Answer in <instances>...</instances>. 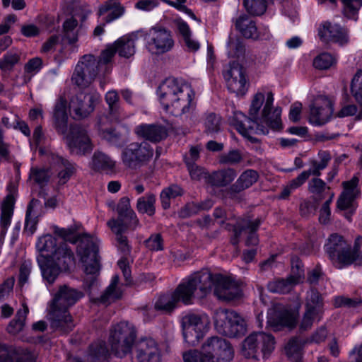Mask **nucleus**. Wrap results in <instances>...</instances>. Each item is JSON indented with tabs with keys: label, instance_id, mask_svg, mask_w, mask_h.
<instances>
[{
	"label": "nucleus",
	"instance_id": "9",
	"mask_svg": "<svg viewBox=\"0 0 362 362\" xmlns=\"http://www.w3.org/2000/svg\"><path fill=\"white\" fill-rule=\"evenodd\" d=\"M214 318L216 331L223 335L236 337L244 334L246 331L244 319L233 310H216Z\"/></svg>",
	"mask_w": 362,
	"mask_h": 362
},
{
	"label": "nucleus",
	"instance_id": "59",
	"mask_svg": "<svg viewBox=\"0 0 362 362\" xmlns=\"http://www.w3.org/2000/svg\"><path fill=\"white\" fill-rule=\"evenodd\" d=\"M228 54L231 57H240L245 52V47L240 39L235 36H229L227 44Z\"/></svg>",
	"mask_w": 362,
	"mask_h": 362
},
{
	"label": "nucleus",
	"instance_id": "33",
	"mask_svg": "<svg viewBox=\"0 0 362 362\" xmlns=\"http://www.w3.org/2000/svg\"><path fill=\"white\" fill-rule=\"evenodd\" d=\"M235 28L245 38H252L254 40L262 39L260 31L258 30L256 23L252 21L247 15L240 16L235 21Z\"/></svg>",
	"mask_w": 362,
	"mask_h": 362
},
{
	"label": "nucleus",
	"instance_id": "8",
	"mask_svg": "<svg viewBox=\"0 0 362 362\" xmlns=\"http://www.w3.org/2000/svg\"><path fill=\"white\" fill-rule=\"evenodd\" d=\"M136 337L135 328L127 322H120L110 329L108 342L112 352L122 358L131 352Z\"/></svg>",
	"mask_w": 362,
	"mask_h": 362
},
{
	"label": "nucleus",
	"instance_id": "5",
	"mask_svg": "<svg viewBox=\"0 0 362 362\" xmlns=\"http://www.w3.org/2000/svg\"><path fill=\"white\" fill-rule=\"evenodd\" d=\"M233 349L225 339L211 337L202 344L201 351L191 350L183 354L185 362H230Z\"/></svg>",
	"mask_w": 362,
	"mask_h": 362
},
{
	"label": "nucleus",
	"instance_id": "37",
	"mask_svg": "<svg viewBox=\"0 0 362 362\" xmlns=\"http://www.w3.org/2000/svg\"><path fill=\"white\" fill-rule=\"evenodd\" d=\"M300 277V276L297 277L288 276L286 279H274L268 283L267 288L272 293L283 294L289 293L296 285L298 284V279Z\"/></svg>",
	"mask_w": 362,
	"mask_h": 362
},
{
	"label": "nucleus",
	"instance_id": "46",
	"mask_svg": "<svg viewBox=\"0 0 362 362\" xmlns=\"http://www.w3.org/2000/svg\"><path fill=\"white\" fill-rule=\"evenodd\" d=\"M320 161L313 160L310 161L311 167L308 170H304L302 173L306 174V179L308 180L310 175L320 176V171L324 170L328 165L331 159L329 153L327 151H322L319 153Z\"/></svg>",
	"mask_w": 362,
	"mask_h": 362
},
{
	"label": "nucleus",
	"instance_id": "54",
	"mask_svg": "<svg viewBox=\"0 0 362 362\" xmlns=\"http://www.w3.org/2000/svg\"><path fill=\"white\" fill-rule=\"evenodd\" d=\"M77 26L78 21L74 17L67 18L63 23L64 37L70 44H74L78 40Z\"/></svg>",
	"mask_w": 362,
	"mask_h": 362
},
{
	"label": "nucleus",
	"instance_id": "21",
	"mask_svg": "<svg viewBox=\"0 0 362 362\" xmlns=\"http://www.w3.org/2000/svg\"><path fill=\"white\" fill-rule=\"evenodd\" d=\"M83 296V292L66 285L59 287L50 308L69 310L78 300Z\"/></svg>",
	"mask_w": 362,
	"mask_h": 362
},
{
	"label": "nucleus",
	"instance_id": "16",
	"mask_svg": "<svg viewBox=\"0 0 362 362\" xmlns=\"http://www.w3.org/2000/svg\"><path fill=\"white\" fill-rule=\"evenodd\" d=\"M64 135L66 143L72 153L82 155L90 152L93 148L88 132L82 126L72 124L69 127V132Z\"/></svg>",
	"mask_w": 362,
	"mask_h": 362
},
{
	"label": "nucleus",
	"instance_id": "31",
	"mask_svg": "<svg viewBox=\"0 0 362 362\" xmlns=\"http://www.w3.org/2000/svg\"><path fill=\"white\" fill-rule=\"evenodd\" d=\"M134 132L138 136L153 142H158L167 136L166 129L161 125L141 124L135 128Z\"/></svg>",
	"mask_w": 362,
	"mask_h": 362
},
{
	"label": "nucleus",
	"instance_id": "55",
	"mask_svg": "<svg viewBox=\"0 0 362 362\" xmlns=\"http://www.w3.org/2000/svg\"><path fill=\"white\" fill-rule=\"evenodd\" d=\"M51 175L52 173L48 168L36 167L30 169L29 178L33 180L35 183L42 187L48 183Z\"/></svg>",
	"mask_w": 362,
	"mask_h": 362
},
{
	"label": "nucleus",
	"instance_id": "12",
	"mask_svg": "<svg viewBox=\"0 0 362 362\" xmlns=\"http://www.w3.org/2000/svg\"><path fill=\"white\" fill-rule=\"evenodd\" d=\"M146 48L153 55H161L173 49L175 45L170 30L163 27H153L145 36Z\"/></svg>",
	"mask_w": 362,
	"mask_h": 362
},
{
	"label": "nucleus",
	"instance_id": "2",
	"mask_svg": "<svg viewBox=\"0 0 362 362\" xmlns=\"http://www.w3.org/2000/svg\"><path fill=\"white\" fill-rule=\"evenodd\" d=\"M56 239L51 235L39 238L37 248L41 252L37 262L43 278L52 284L62 271H66L74 262V255L68 245L63 243L56 247Z\"/></svg>",
	"mask_w": 362,
	"mask_h": 362
},
{
	"label": "nucleus",
	"instance_id": "43",
	"mask_svg": "<svg viewBox=\"0 0 362 362\" xmlns=\"http://www.w3.org/2000/svg\"><path fill=\"white\" fill-rule=\"evenodd\" d=\"M263 340L261 335L250 334L243 342L241 352L247 358H257L258 352L257 343Z\"/></svg>",
	"mask_w": 362,
	"mask_h": 362
},
{
	"label": "nucleus",
	"instance_id": "24",
	"mask_svg": "<svg viewBox=\"0 0 362 362\" xmlns=\"http://www.w3.org/2000/svg\"><path fill=\"white\" fill-rule=\"evenodd\" d=\"M318 35L323 42H333L344 45L349 41L346 32L339 25L325 22L319 28Z\"/></svg>",
	"mask_w": 362,
	"mask_h": 362
},
{
	"label": "nucleus",
	"instance_id": "58",
	"mask_svg": "<svg viewBox=\"0 0 362 362\" xmlns=\"http://www.w3.org/2000/svg\"><path fill=\"white\" fill-rule=\"evenodd\" d=\"M19 61L20 54L18 52L11 50L0 59V69L4 72L11 71Z\"/></svg>",
	"mask_w": 362,
	"mask_h": 362
},
{
	"label": "nucleus",
	"instance_id": "18",
	"mask_svg": "<svg viewBox=\"0 0 362 362\" xmlns=\"http://www.w3.org/2000/svg\"><path fill=\"white\" fill-rule=\"evenodd\" d=\"M100 100V95L96 91L81 92L71 99L69 108L73 112L74 118L83 119L93 112Z\"/></svg>",
	"mask_w": 362,
	"mask_h": 362
},
{
	"label": "nucleus",
	"instance_id": "15",
	"mask_svg": "<svg viewBox=\"0 0 362 362\" xmlns=\"http://www.w3.org/2000/svg\"><path fill=\"white\" fill-rule=\"evenodd\" d=\"M210 284V291L214 287V295L221 300L230 301L239 298L242 295L237 283L222 274L211 273Z\"/></svg>",
	"mask_w": 362,
	"mask_h": 362
},
{
	"label": "nucleus",
	"instance_id": "27",
	"mask_svg": "<svg viewBox=\"0 0 362 362\" xmlns=\"http://www.w3.org/2000/svg\"><path fill=\"white\" fill-rule=\"evenodd\" d=\"M6 350L0 362H37L35 353L26 349L6 345Z\"/></svg>",
	"mask_w": 362,
	"mask_h": 362
},
{
	"label": "nucleus",
	"instance_id": "36",
	"mask_svg": "<svg viewBox=\"0 0 362 362\" xmlns=\"http://www.w3.org/2000/svg\"><path fill=\"white\" fill-rule=\"evenodd\" d=\"M40 206V202L37 199H32L28 206L24 232L29 235H32L36 230L39 216V212L37 209Z\"/></svg>",
	"mask_w": 362,
	"mask_h": 362
},
{
	"label": "nucleus",
	"instance_id": "19",
	"mask_svg": "<svg viewBox=\"0 0 362 362\" xmlns=\"http://www.w3.org/2000/svg\"><path fill=\"white\" fill-rule=\"evenodd\" d=\"M260 220L255 219L254 221L246 218L238 222L234 226V235L231 238V243L236 246L239 243V238L242 235L246 237L245 245H257L259 243V238L257 235V230L260 225Z\"/></svg>",
	"mask_w": 362,
	"mask_h": 362
},
{
	"label": "nucleus",
	"instance_id": "6",
	"mask_svg": "<svg viewBox=\"0 0 362 362\" xmlns=\"http://www.w3.org/2000/svg\"><path fill=\"white\" fill-rule=\"evenodd\" d=\"M326 250L334 263L349 265L354 261L362 264V238L356 239L353 251L349 244L338 234H332L325 245Z\"/></svg>",
	"mask_w": 362,
	"mask_h": 362
},
{
	"label": "nucleus",
	"instance_id": "11",
	"mask_svg": "<svg viewBox=\"0 0 362 362\" xmlns=\"http://www.w3.org/2000/svg\"><path fill=\"white\" fill-rule=\"evenodd\" d=\"M153 156V148L146 141L132 142L122 151V160L124 166L136 170L146 165Z\"/></svg>",
	"mask_w": 362,
	"mask_h": 362
},
{
	"label": "nucleus",
	"instance_id": "56",
	"mask_svg": "<svg viewBox=\"0 0 362 362\" xmlns=\"http://www.w3.org/2000/svg\"><path fill=\"white\" fill-rule=\"evenodd\" d=\"M269 0H244L243 4L247 11L253 16H260L267 9Z\"/></svg>",
	"mask_w": 362,
	"mask_h": 362
},
{
	"label": "nucleus",
	"instance_id": "3",
	"mask_svg": "<svg viewBox=\"0 0 362 362\" xmlns=\"http://www.w3.org/2000/svg\"><path fill=\"white\" fill-rule=\"evenodd\" d=\"M157 95L165 111L175 117H188L195 110V93L184 80L166 78L158 86Z\"/></svg>",
	"mask_w": 362,
	"mask_h": 362
},
{
	"label": "nucleus",
	"instance_id": "61",
	"mask_svg": "<svg viewBox=\"0 0 362 362\" xmlns=\"http://www.w3.org/2000/svg\"><path fill=\"white\" fill-rule=\"evenodd\" d=\"M276 320V325L292 328L296 325L297 315L294 312L286 309L279 313Z\"/></svg>",
	"mask_w": 362,
	"mask_h": 362
},
{
	"label": "nucleus",
	"instance_id": "48",
	"mask_svg": "<svg viewBox=\"0 0 362 362\" xmlns=\"http://www.w3.org/2000/svg\"><path fill=\"white\" fill-rule=\"evenodd\" d=\"M114 45L120 57L129 58L135 52L134 40L129 37L119 38L114 43Z\"/></svg>",
	"mask_w": 362,
	"mask_h": 362
},
{
	"label": "nucleus",
	"instance_id": "51",
	"mask_svg": "<svg viewBox=\"0 0 362 362\" xmlns=\"http://www.w3.org/2000/svg\"><path fill=\"white\" fill-rule=\"evenodd\" d=\"M253 335H261L262 337L263 340L259 341L257 345L258 352L260 351L264 357L269 355L274 351L275 340L272 334L260 332H254Z\"/></svg>",
	"mask_w": 362,
	"mask_h": 362
},
{
	"label": "nucleus",
	"instance_id": "7",
	"mask_svg": "<svg viewBox=\"0 0 362 362\" xmlns=\"http://www.w3.org/2000/svg\"><path fill=\"white\" fill-rule=\"evenodd\" d=\"M211 273L204 269L185 279L173 291L177 302L185 305L192 303L195 291L199 289V297L203 298L210 292Z\"/></svg>",
	"mask_w": 362,
	"mask_h": 362
},
{
	"label": "nucleus",
	"instance_id": "42",
	"mask_svg": "<svg viewBox=\"0 0 362 362\" xmlns=\"http://www.w3.org/2000/svg\"><path fill=\"white\" fill-rule=\"evenodd\" d=\"M156 195L148 192L137 199L136 209L141 214H146L151 216L156 212Z\"/></svg>",
	"mask_w": 362,
	"mask_h": 362
},
{
	"label": "nucleus",
	"instance_id": "4",
	"mask_svg": "<svg viewBox=\"0 0 362 362\" xmlns=\"http://www.w3.org/2000/svg\"><path fill=\"white\" fill-rule=\"evenodd\" d=\"M54 232L65 241H69L71 243H76L79 241L77 252L83 264L85 273L87 276L91 275L90 276H87L85 279L86 283H90L88 286L90 287L95 282L96 277L95 275L100 270L98 240L87 234L78 236L76 233V230L71 227L64 228L55 226Z\"/></svg>",
	"mask_w": 362,
	"mask_h": 362
},
{
	"label": "nucleus",
	"instance_id": "44",
	"mask_svg": "<svg viewBox=\"0 0 362 362\" xmlns=\"http://www.w3.org/2000/svg\"><path fill=\"white\" fill-rule=\"evenodd\" d=\"M28 312V307L23 303V308L17 311L15 318L8 324L7 327V331L8 333L11 334H17L23 330Z\"/></svg>",
	"mask_w": 362,
	"mask_h": 362
},
{
	"label": "nucleus",
	"instance_id": "38",
	"mask_svg": "<svg viewBox=\"0 0 362 362\" xmlns=\"http://www.w3.org/2000/svg\"><path fill=\"white\" fill-rule=\"evenodd\" d=\"M175 25L178 34L181 37L187 50L189 52L197 51L200 47V45L198 41L192 38V31L187 23L179 20L175 22Z\"/></svg>",
	"mask_w": 362,
	"mask_h": 362
},
{
	"label": "nucleus",
	"instance_id": "60",
	"mask_svg": "<svg viewBox=\"0 0 362 362\" xmlns=\"http://www.w3.org/2000/svg\"><path fill=\"white\" fill-rule=\"evenodd\" d=\"M286 353L291 360L298 362L301 359L302 345L297 339H291L285 347Z\"/></svg>",
	"mask_w": 362,
	"mask_h": 362
},
{
	"label": "nucleus",
	"instance_id": "10",
	"mask_svg": "<svg viewBox=\"0 0 362 362\" xmlns=\"http://www.w3.org/2000/svg\"><path fill=\"white\" fill-rule=\"evenodd\" d=\"M183 337L187 343L194 346L203 338L209 328V320L206 315L189 313L182 317Z\"/></svg>",
	"mask_w": 362,
	"mask_h": 362
},
{
	"label": "nucleus",
	"instance_id": "23",
	"mask_svg": "<svg viewBox=\"0 0 362 362\" xmlns=\"http://www.w3.org/2000/svg\"><path fill=\"white\" fill-rule=\"evenodd\" d=\"M259 179L258 173L252 169H247L243 171L235 182L230 185V186L226 189L225 193L226 197L230 199H235L237 195L252 186Z\"/></svg>",
	"mask_w": 362,
	"mask_h": 362
},
{
	"label": "nucleus",
	"instance_id": "39",
	"mask_svg": "<svg viewBox=\"0 0 362 362\" xmlns=\"http://www.w3.org/2000/svg\"><path fill=\"white\" fill-rule=\"evenodd\" d=\"M119 281V279L117 275H115L112 277L110 284L98 299L100 303L104 305H109L116 300L121 298L122 291L120 288L118 287Z\"/></svg>",
	"mask_w": 362,
	"mask_h": 362
},
{
	"label": "nucleus",
	"instance_id": "47",
	"mask_svg": "<svg viewBox=\"0 0 362 362\" xmlns=\"http://www.w3.org/2000/svg\"><path fill=\"white\" fill-rule=\"evenodd\" d=\"M320 161L313 160L310 161L311 167L308 170H304L302 173L306 174V179L308 180L310 175L320 176V171L324 170L328 165L331 159L329 153L327 151H322L319 153Z\"/></svg>",
	"mask_w": 362,
	"mask_h": 362
},
{
	"label": "nucleus",
	"instance_id": "52",
	"mask_svg": "<svg viewBox=\"0 0 362 362\" xmlns=\"http://www.w3.org/2000/svg\"><path fill=\"white\" fill-rule=\"evenodd\" d=\"M177 300L173 293L165 294L157 300L155 303V309L164 313L172 311L176 306Z\"/></svg>",
	"mask_w": 362,
	"mask_h": 362
},
{
	"label": "nucleus",
	"instance_id": "22",
	"mask_svg": "<svg viewBox=\"0 0 362 362\" xmlns=\"http://www.w3.org/2000/svg\"><path fill=\"white\" fill-rule=\"evenodd\" d=\"M49 315L50 327L60 334L69 333L75 327L69 310L50 308Z\"/></svg>",
	"mask_w": 362,
	"mask_h": 362
},
{
	"label": "nucleus",
	"instance_id": "63",
	"mask_svg": "<svg viewBox=\"0 0 362 362\" xmlns=\"http://www.w3.org/2000/svg\"><path fill=\"white\" fill-rule=\"evenodd\" d=\"M105 101L108 105L111 115L116 116L119 114V97L115 90H110L105 94Z\"/></svg>",
	"mask_w": 362,
	"mask_h": 362
},
{
	"label": "nucleus",
	"instance_id": "1",
	"mask_svg": "<svg viewBox=\"0 0 362 362\" xmlns=\"http://www.w3.org/2000/svg\"><path fill=\"white\" fill-rule=\"evenodd\" d=\"M274 94L266 87L261 88L252 97L249 110L250 117L235 111L228 121L244 137L251 140L252 134H267L269 129H282L280 107H273Z\"/></svg>",
	"mask_w": 362,
	"mask_h": 362
},
{
	"label": "nucleus",
	"instance_id": "20",
	"mask_svg": "<svg viewBox=\"0 0 362 362\" xmlns=\"http://www.w3.org/2000/svg\"><path fill=\"white\" fill-rule=\"evenodd\" d=\"M333 113L332 103L325 96H318L310 105V122L322 125L327 122Z\"/></svg>",
	"mask_w": 362,
	"mask_h": 362
},
{
	"label": "nucleus",
	"instance_id": "64",
	"mask_svg": "<svg viewBox=\"0 0 362 362\" xmlns=\"http://www.w3.org/2000/svg\"><path fill=\"white\" fill-rule=\"evenodd\" d=\"M334 63V57L327 52L319 54L313 60V66L321 70L330 68Z\"/></svg>",
	"mask_w": 362,
	"mask_h": 362
},
{
	"label": "nucleus",
	"instance_id": "14",
	"mask_svg": "<svg viewBox=\"0 0 362 362\" xmlns=\"http://www.w3.org/2000/svg\"><path fill=\"white\" fill-rule=\"evenodd\" d=\"M305 313L300 324L303 331L311 328L313 323L321 320L323 314V301L320 293L314 289L307 292Z\"/></svg>",
	"mask_w": 362,
	"mask_h": 362
},
{
	"label": "nucleus",
	"instance_id": "29",
	"mask_svg": "<svg viewBox=\"0 0 362 362\" xmlns=\"http://www.w3.org/2000/svg\"><path fill=\"white\" fill-rule=\"evenodd\" d=\"M54 125L60 134H65L67 130L68 113L66 98L60 95L57 100L53 111Z\"/></svg>",
	"mask_w": 362,
	"mask_h": 362
},
{
	"label": "nucleus",
	"instance_id": "28",
	"mask_svg": "<svg viewBox=\"0 0 362 362\" xmlns=\"http://www.w3.org/2000/svg\"><path fill=\"white\" fill-rule=\"evenodd\" d=\"M117 211L118 213L117 218H112V220H119L122 225L129 226L132 230H134L139 225V219L131 208L130 200L128 197H124L119 200L117 206Z\"/></svg>",
	"mask_w": 362,
	"mask_h": 362
},
{
	"label": "nucleus",
	"instance_id": "13",
	"mask_svg": "<svg viewBox=\"0 0 362 362\" xmlns=\"http://www.w3.org/2000/svg\"><path fill=\"white\" fill-rule=\"evenodd\" d=\"M100 67V62L93 55H84L77 64L71 80L81 88L88 87L95 80Z\"/></svg>",
	"mask_w": 362,
	"mask_h": 362
},
{
	"label": "nucleus",
	"instance_id": "26",
	"mask_svg": "<svg viewBox=\"0 0 362 362\" xmlns=\"http://www.w3.org/2000/svg\"><path fill=\"white\" fill-rule=\"evenodd\" d=\"M358 182V177L355 175L350 180L342 183L344 191L337 200V207L339 209L345 210L352 206L354 199L360 194Z\"/></svg>",
	"mask_w": 362,
	"mask_h": 362
},
{
	"label": "nucleus",
	"instance_id": "17",
	"mask_svg": "<svg viewBox=\"0 0 362 362\" xmlns=\"http://www.w3.org/2000/svg\"><path fill=\"white\" fill-rule=\"evenodd\" d=\"M224 78L228 90L238 96L246 94L249 88V81L245 69L239 63H230L229 69L224 73Z\"/></svg>",
	"mask_w": 362,
	"mask_h": 362
},
{
	"label": "nucleus",
	"instance_id": "50",
	"mask_svg": "<svg viewBox=\"0 0 362 362\" xmlns=\"http://www.w3.org/2000/svg\"><path fill=\"white\" fill-rule=\"evenodd\" d=\"M183 194V189L177 185H172L163 189L160 194V202L164 209L170 206V199Z\"/></svg>",
	"mask_w": 362,
	"mask_h": 362
},
{
	"label": "nucleus",
	"instance_id": "35",
	"mask_svg": "<svg viewBox=\"0 0 362 362\" xmlns=\"http://www.w3.org/2000/svg\"><path fill=\"white\" fill-rule=\"evenodd\" d=\"M124 12V8L117 0H108L102 4L98 10V15L102 16L107 13V16L103 18L105 23H108L117 19Z\"/></svg>",
	"mask_w": 362,
	"mask_h": 362
},
{
	"label": "nucleus",
	"instance_id": "30",
	"mask_svg": "<svg viewBox=\"0 0 362 362\" xmlns=\"http://www.w3.org/2000/svg\"><path fill=\"white\" fill-rule=\"evenodd\" d=\"M108 350L104 341H97L89 346L84 361L78 357L70 358V362H105Z\"/></svg>",
	"mask_w": 362,
	"mask_h": 362
},
{
	"label": "nucleus",
	"instance_id": "32",
	"mask_svg": "<svg viewBox=\"0 0 362 362\" xmlns=\"http://www.w3.org/2000/svg\"><path fill=\"white\" fill-rule=\"evenodd\" d=\"M237 177L236 170L227 168L216 170L208 177V185L212 187H224L230 185Z\"/></svg>",
	"mask_w": 362,
	"mask_h": 362
},
{
	"label": "nucleus",
	"instance_id": "57",
	"mask_svg": "<svg viewBox=\"0 0 362 362\" xmlns=\"http://www.w3.org/2000/svg\"><path fill=\"white\" fill-rule=\"evenodd\" d=\"M204 125L207 134L217 133L221 130V119L215 113H206L204 116Z\"/></svg>",
	"mask_w": 362,
	"mask_h": 362
},
{
	"label": "nucleus",
	"instance_id": "40",
	"mask_svg": "<svg viewBox=\"0 0 362 362\" xmlns=\"http://www.w3.org/2000/svg\"><path fill=\"white\" fill-rule=\"evenodd\" d=\"M15 198L13 194H8L1 204V227L2 232L5 233L11 224V219L13 213Z\"/></svg>",
	"mask_w": 362,
	"mask_h": 362
},
{
	"label": "nucleus",
	"instance_id": "49",
	"mask_svg": "<svg viewBox=\"0 0 362 362\" xmlns=\"http://www.w3.org/2000/svg\"><path fill=\"white\" fill-rule=\"evenodd\" d=\"M54 163L59 165L61 170L58 173L59 182L60 184H65L74 173V167L67 160L62 157H53Z\"/></svg>",
	"mask_w": 362,
	"mask_h": 362
},
{
	"label": "nucleus",
	"instance_id": "25",
	"mask_svg": "<svg viewBox=\"0 0 362 362\" xmlns=\"http://www.w3.org/2000/svg\"><path fill=\"white\" fill-rule=\"evenodd\" d=\"M136 357L139 362H158L160 352L153 339H144L136 344Z\"/></svg>",
	"mask_w": 362,
	"mask_h": 362
},
{
	"label": "nucleus",
	"instance_id": "53",
	"mask_svg": "<svg viewBox=\"0 0 362 362\" xmlns=\"http://www.w3.org/2000/svg\"><path fill=\"white\" fill-rule=\"evenodd\" d=\"M351 90L356 101L360 104L361 111L358 115V119H362V70L357 71L352 79Z\"/></svg>",
	"mask_w": 362,
	"mask_h": 362
},
{
	"label": "nucleus",
	"instance_id": "62",
	"mask_svg": "<svg viewBox=\"0 0 362 362\" xmlns=\"http://www.w3.org/2000/svg\"><path fill=\"white\" fill-rule=\"evenodd\" d=\"M243 160V156L238 150H231L219 156L218 162L223 165H233Z\"/></svg>",
	"mask_w": 362,
	"mask_h": 362
},
{
	"label": "nucleus",
	"instance_id": "41",
	"mask_svg": "<svg viewBox=\"0 0 362 362\" xmlns=\"http://www.w3.org/2000/svg\"><path fill=\"white\" fill-rule=\"evenodd\" d=\"M213 206V202L211 199H206L204 202L196 203L194 202L187 203L179 211V216L181 218H186L194 216L199 212L208 210Z\"/></svg>",
	"mask_w": 362,
	"mask_h": 362
},
{
	"label": "nucleus",
	"instance_id": "45",
	"mask_svg": "<svg viewBox=\"0 0 362 362\" xmlns=\"http://www.w3.org/2000/svg\"><path fill=\"white\" fill-rule=\"evenodd\" d=\"M92 165L95 170L110 171L114 169L115 163L107 155L98 151L93 156Z\"/></svg>",
	"mask_w": 362,
	"mask_h": 362
},
{
	"label": "nucleus",
	"instance_id": "34",
	"mask_svg": "<svg viewBox=\"0 0 362 362\" xmlns=\"http://www.w3.org/2000/svg\"><path fill=\"white\" fill-rule=\"evenodd\" d=\"M107 226L116 236L118 248L124 254H127L130 251L128 239L124 233L129 228L127 225H122L119 220H109Z\"/></svg>",
	"mask_w": 362,
	"mask_h": 362
}]
</instances>
